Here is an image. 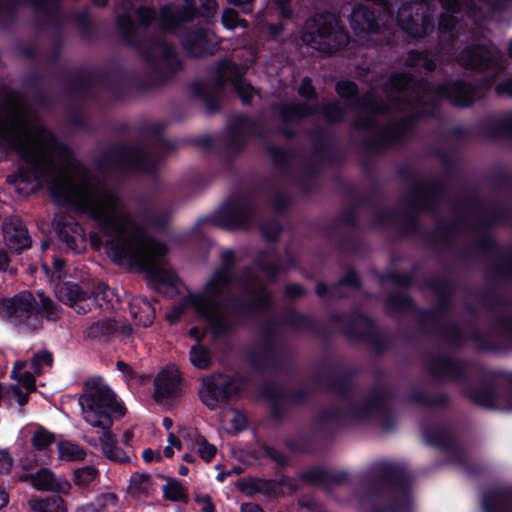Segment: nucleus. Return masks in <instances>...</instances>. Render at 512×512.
I'll list each match as a JSON object with an SVG mask.
<instances>
[{
    "label": "nucleus",
    "mask_w": 512,
    "mask_h": 512,
    "mask_svg": "<svg viewBox=\"0 0 512 512\" xmlns=\"http://www.w3.org/2000/svg\"><path fill=\"white\" fill-rule=\"evenodd\" d=\"M233 259L232 251H224L222 254L223 267L217 270L208 281L203 293L190 297L197 312L211 323H216L222 318V299L232 285L230 264Z\"/></svg>",
    "instance_id": "7ed1b4c3"
},
{
    "label": "nucleus",
    "mask_w": 512,
    "mask_h": 512,
    "mask_svg": "<svg viewBox=\"0 0 512 512\" xmlns=\"http://www.w3.org/2000/svg\"><path fill=\"white\" fill-rule=\"evenodd\" d=\"M39 298L38 309L33 295L28 291H23L11 299H2L0 300V316L18 325L26 324L37 313H41L48 320L57 319L60 315L59 308L43 293H39Z\"/></svg>",
    "instance_id": "39448f33"
},
{
    "label": "nucleus",
    "mask_w": 512,
    "mask_h": 512,
    "mask_svg": "<svg viewBox=\"0 0 512 512\" xmlns=\"http://www.w3.org/2000/svg\"><path fill=\"white\" fill-rule=\"evenodd\" d=\"M9 501L8 494L5 490H0V509L5 507Z\"/></svg>",
    "instance_id": "774afa93"
},
{
    "label": "nucleus",
    "mask_w": 512,
    "mask_h": 512,
    "mask_svg": "<svg viewBox=\"0 0 512 512\" xmlns=\"http://www.w3.org/2000/svg\"><path fill=\"white\" fill-rule=\"evenodd\" d=\"M326 473L321 469H312L310 471H307L303 477L312 483H321L326 478Z\"/></svg>",
    "instance_id": "79ce46f5"
},
{
    "label": "nucleus",
    "mask_w": 512,
    "mask_h": 512,
    "mask_svg": "<svg viewBox=\"0 0 512 512\" xmlns=\"http://www.w3.org/2000/svg\"><path fill=\"white\" fill-rule=\"evenodd\" d=\"M283 30V25L282 24H279V25H271L269 27V31L271 33L272 36L276 37L278 35H280V33L282 32Z\"/></svg>",
    "instance_id": "338daca9"
},
{
    "label": "nucleus",
    "mask_w": 512,
    "mask_h": 512,
    "mask_svg": "<svg viewBox=\"0 0 512 512\" xmlns=\"http://www.w3.org/2000/svg\"><path fill=\"white\" fill-rule=\"evenodd\" d=\"M30 508L34 512H66L64 500L57 496L47 497L45 499H31Z\"/></svg>",
    "instance_id": "393cba45"
},
{
    "label": "nucleus",
    "mask_w": 512,
    "mask_h": 512,
    "mask_svg": "<svg viewBox=\"0 0 512 512\" xmlns=\"http://www.w3.org/2000/svg\"><path fill=\"white\" fill-rule=\"evenodd\" d=\"M185 47L195 57L203 56L210 52L208 48V36L202 31L190 35L185 42Z\"/></svg>",
    "instance_id": "bb28decb"
},
{
    "label": "nucleus",
    "mask_w": 512,
    "mask_h": 512,
    "mask_svg": "<svg viewBox=\"0 0 512 512\" xmlns=\"http://www.w3.org/2000/svg\"><path fill=\"white\" fill-rule=\"evenodd\" d=\"M238 391V383L228 375L217 374L206 378L199 391L202 402L210 409Z\"/></svg>",
    "instance_id": "9d476101"
},
{
    "label": "nucleus",
    "mask_w": 512,
    "mask_h": 512,
    "mask_svg": "<svg viewBox=\"0 0 512 512\" xmlns=\"http://www.w3.org/2000/svg\"><path fill=\"white\" fill-rule=\"evenodd\" d=\"M142 456L146 462H152L154 460L161 459V454L159 452L153 451L151 449L144 450Z\"/></svg>",
    "instance_id": "6e6d98bb"
},
{
    "label": "nucleus",
    "mask_w": 512,
    "mask_h": 512,
    "mask_svg": "<svg viewBox=\"0 0 512 512\" xmlns=\"http://www.w3.org/2000/svg\"><path fill=\"white\" fill-rule=\"evenodd\" d=\"M27 363L25 361H17L11 371V378L17 383L12 385L7 393L10 399H14L19 406H24L28 402V395L35 390L34 376L25 371Z\"/></svg>",
    "instance_id": "9b49d317"
},
{
    "label": "nucleus",
    "mask_w": 512,
    "mask_h": 512,
    "mask_svg": "<svg viewBox=\"0 0 512 512\" xmlns=\"http://www.w3.org/2000/svg\"><path fill=\"white\" fill-rule=\"evenodd\" d=\"M455 23H456V20L453 15L443 14L439 21V27L441 30L449 31L454 28Z\"/></svg>",
    "instance_id": "49530a36"
},
{
    "label": "nucleus",
    "mask_w": 512,
    "mask_h": 512,
    "mask_svg": "<svg viewBox=\"0 0 512 512\" xmlns=\"http://www.w3.org/2000/svg\"><path fill=\"white\" fill-rule=\"evenodd\" d=\"M5 245L12 251L18 252L31 244L28 231L19 221H6L3 224Z\"/></svg>",
    "instance_id": "dca6fc26"
},
{
    "label": "nucleus",
    "mask_w": 512,
    "mask_h": 512,
    "mask_svg": "<svg viewBox=\"0 0 512 512\" xmlns=\"http://www.w3.org/2000/svg\"><path fill=\"white\" fill-rule=\"evenodd\" d=\"M228 225L233 228H247L253 217V208L250 203L241 202L228 208L226 211Z\"/></svg>",
    "instance_id": "5701e85b"
},
{
    "label": "nucleus",
    "mask_w": 512,
    "mask_h": 512,
    "mask_svg": "<svg viewBox=\"0 0 512 512\" xmlns=\"http://www.w3.org/2000/svg\"><path fill=\"white\" fill-rule=\"evenodd\" d=\"M458 61L464 67L479 70L499 66L498 54L484 47H477L463 51Z\"/></svg>",
    "instance_id": "4468645a"
},
{
    "label": "nucleus",
    "mask_w": 512,
    "mask_h": 512,
    "mask_svg": "<svg viewBox=\"0 0 512 512\" xmlns=\"http://www.w3.org/2000/svg\"><path fill=\"white\" fill-rule=\"evenodd\" d=\"M117 324L115 321L105 319L91 324L85 330V335L88 338L101 339L108 335H112L117 331Z\"/></svg>",
    "instance_id": "cd10ccee"
},
{
    "label": "nucleus",
    "mask_w": 512,
    "mask_h": 512,
    "mask_svg": "<svg viewBox=\"0 0 512 512\" xmlns=\"http://www.w3.org/2000/svg\"><path fill=\"white\" fill-rule=\"evenodd\" d=\"M0 141L17 149L25 161V169L8 178L20 195L46 186L57 204L86 213L110 236L105 251L114 263L148 272L158 289L177 288L178 278L163 260L165 245L150 238L120 199L96 184L67 147L29 121L24 103L17 102L9 119L0 124Z\"/></svg>",
    "instance_id": "f257e3e1"
},
{
    "label": "nucleus",
    "mask_w": 512,
    "mask_h": 512,
    "mask_svg": "<svg viewBox=\"0 0 512 512\" xmlns=\"http://www.w3.org/2000/svg\"><path fill=\"white\" fill-rule=\"evenodd\" d=\"M195 501L200 506L202 512H215V507L208 495H197Z\"/></svg>",
    "instance_id": "37998d69"
},
{
    "label": "nucleus",
    "mask_w": 512,
    "mask_h": 512,
    "mask_svg": "<svg viewBox=\"0 0 512 512\" xmlns=\"http://www.w3.org/2000/svg\"><path fill=\"white\" fill-rule=\"evenodd\" d=\"M98 512H115L118 507V497L112 492L102 493L93 502Z\"/></svg>",
    "instance_id": "2f4dec72"
},
{
    "label": "nucleus",
    "mask_w": 512,
    "mask_h": 512,
    "mask_svg": "<svg viewBox=\"0 0 512 512\" xmlns=\"http://www.w3.org/2000/svg\"><path fill=\"white\" fill-rule=\"evenodd\" d=\"M228 1L234 5L242 6L243 7L242 10L245 13L252 12V7H251L252 0H228Z\"/></svg>",
    "instance_id": "bf43d9fd"
},
{
    "label": "nucleus",
    "mask_w": 512,
    "mask_h": 512,
    "mask_svg": "<svg viewBox=\"0 0 512 512\" xmlns=\"http://www.w3.org/2000/svg\"><path fill=\"white\" fill-rule=\"evenodd\" d=\"M291 108H292L291 114L296 117L307 116V115L314 113V111L312 109L305 108L300 105H293Z\"/></svg>",
    "instance_id": "5fc2aeb1"
},
{
    "label": "nucleus",
    "mask_w": 512,
    "mask_h": 512,
    "mask_svg": "<svg viewBox=\"0 0 512 512\" xmlns=\"http://www.w3.org/2000/svg\"><path fill=\"white\" fill-rule=\"evenodd\" d=\"M89 443L93 446H100L103 453L112 461L121 463L129 462V454L115 445L114 438L108 431H102L98 439H91Z\"/></svg>",
    "instance_id": "412c9836"
},
{
    "label": "nucleus",
    "mask_w": 512,
    "mask_h": 512,
    "mask_svg": "<svg viewBox=\"0 0 512 512\" xmlns=\"http://www.w3.org/2000/svg\"><path fill=\"white\" fill-rule=\"evenodd\" d=\"M190 362L198 369H207L210 366L211 359L206 349L195 345L190 349Z\"/></svg>",
    "instance_id": "473e14b6"
},
{
    "label": "nucleus",
    "mask_w": 512,
    "mask_h": 512,
    "mask_svg": "<svg viewBox=\"0 0 512 512\" xmlns=\"http://www.w3.org/2000/svg\"><path fill=\"white\" fill-rule=\"evenodd\" d=\"M144 161V157L142 153L138 151H129L128 152V159H127V166L139 170H144V167L142 165V162Z\"/></svg>",
    "instance_id": "58836bf2"
},
{
    "label": "nucleus",
    "mask_w": 512,
    "mask_h": 512,
    "mask_svg": "<svg viewBox=\"0 0 512 512\" xmlns=\"http://www.w3.org/2000/svg\"><path fill=\"white\" fill-rule=\"evenodd\" d=\"M222 23L227 29H234L237 26L244 25L243 21L239 20L238 14L232 9H226L222 14Z\"/></svg>",
    "instance_id": "e433bc0d"
},
{
    "label": "nucleus",
    "mask_w": 512,
    "mask_h": 512,
    "mask_svg": "<svg viewBox=\"0 0 512 512\" xmlns=\"http://www.w3.org/2000/svg\"><path fill=\"white\" fill-rule=\"evenodd\" d=\"M174 447L177 448L178 450H180L181 443H180L179 439L174 434H169L168 445L164 448V451H163L164 455L166 457H172L174 454V451H173Z\"/></svg>",
    "instance_id": "c03bdc74"
},
{
    "label": "nucleus",
    "mask_w": 512,
    "mask_h": 512,
    "mask_svg": "<svg viewBox=\"0 0 512 512\" xmlns=\"http://www.w3.org/2000/svg\"><path fill=\"white\" fill-rule=\"evenodd\" d=\"M64 264V260L55 258L52 268H49L46 264H43L42 267L50 282L53 283L54 293L59 301L72 307L78 314H84L93 305V293L82 289L77 284L62 282L61 277Z\"/></svg>",
    "instance_id": "423d86ee"
},
{
    "label": "nucleus",
    "mask_w": 512,
    "mask_h": 512,
    "mask_svg": "<svg viewBox=\"0 0 512 512\" xmlns=\"http://www.w3.org/2000/svg\"><path fill=\"white\" fill-rule=\"evenodd\" d=\"M220 420L223 428L230 433H238L242 431L246 427L247 423L246 417L234 409L224 410L221 414Z\"/></svg>",
    "instance_id": "a878e982"
},
{
    "label": "nucleus",
    "mask_w": 512,
    "mask_h": 512,
    "mask_svg": "<svg viewBox=\"0 0 512 512\" xmlns=\"http://www.w3.org/2000/svg\"><path fill=\"white\" fill-rule=\"evenodd\" d=\"M302 41L324 54L332 53L348 43V36L331 14H319L306 21Z\"/></svg>",
    "instance_id": "20e7f679"
},
{
    "label": "nucleus",
    "mask_w": 512,
    "mask_h": 512,
    "mask_svg": "<svg viewBox=\"0 0 512 512\" xmlns=\"http://www.w3.org/2000/svg\"><path fill=\"white\" fill-rule=\"evenodd\" d=\"M270 230L268 231L266 227H262L263 236L268 240H273L279 234V226L276 223H272L270 225Z\"/></svg>",
    "instance_id": "864d4df0"
},
{
    "label": "nucleus",
    "mask_w": 512,
    "mask_h": 512,
    "mask_svg": "<svg viewBox=\"0 0 512 512\" xmlns=\"http://www.w3.org/2000/svg\"><path fill=\"white\" fill-rule=\"evenodd\" d=\"M99 289L101 290V293L103 294V299H106L108 302H111V308H114L113 298L115 297V295H114V292L112 291V289H110L107 286H103V285H101L99 287Z\"/></svg>",
    "instance_id": "13d9d810"
},
{
    "label": "nucleus",
    "mask_w": 512,
    "mask_h": 512,
    "mask_svg": "<svg viewBox=\"0 0 512 512\" xmlns=\"http://www.w3.org/2000/svg\"><path fill=\"white\" fill-rule=\"evenodd\" d=\"M377 9L370 10L367 6L357 5L351 13V27L357 35L376 32L392 17L388 0H376Z\"/></svg>",
    "instance_id": "6e6552de"
},
{
    "label": "nucleus",
    "mask_w": 512,
    "mask_h": 512,
    "mask_svg": "<svg viewBox=\"0 0 512 512\" xmlns=\"http://www.w3.org/2000/svg\"><path fill=\"white\" fill-rule=\"evenodd\" d=\"M58 235L66 247L76 253H81L86 248V238L82 227L69 221L62 227H58Z\"/></svg>",
    "instance_id": "f3484780"
},
{
    "label": "nucleus",
    "mask_w": 512,
    "mask_h": 512,
    "mask_svg": "<svg viewBox=\"0 0 512 512\" xmlns=\"http://www.w3.org/2000/svg\"><path fill=\"white\" fill-rule=\"evenodd\" d=\"M155 13L148 8H141L137 11V17L140 24H149L150 21L154 18Z\"/></svg>",
    "instance_id": "de8ad7c7"
},
{
    "label": "nucleus",
    "mask_w": 512,
    "mask_h": 512,
    "mask_svg": "<svg viewBox=\"0 0 512 512\" xmlns=\"http://www.w3.org/2000/svg\"><path fill=\"white\" fill-rule=\"evenodd\" d=\"M59 458L65 461H81L85 458L86 452L78 444L71 441H63L58 444Z\"/></svg>",
    "instance_id": "c85d7f7f"
},
{
    "label": "nucleus",
    "mask_w": 512,
    "mask_h": 512,
    "mask_svg": "<svg viewBox=\"0 0 512 512\" xmlns=\"http://www.w3.org/2000/svg\"><path fill=\"white\" fill-rule=\"evenodd\" d=\"M438 95L439 97L448 98L457 106H468L475 99L472 88L462 82L454 83L451 87H440Z\"/></svg>",
    "instance_id": "aec40b11"
},
{
    "label": "nucleus",
    "mask_w": 512,
    "mask_h": 512,
    "mask_svg": "<svg viewBox=\"0 0 512 512\" xmlns=\"http://www.w3.org/2000/svg\"><path fill=\"white\" fill-rule=\"evenodd\" d=\"M75 512H98L96 505L92 503L79 506Z\"/></svg>",
    "instance_id": "680f3d73"
},
{
    "label": "nucleus",
    "mask_w": 512,
    "mask_h": 512,
    "mask_svg": "<svg viewBox=\"0 0 512 512\" xmlns=\"http://www.w3.org/2000/svg\"><path fill=\"white\" fill-rule=\"evenodd\" d=\"M130 313L138 325L147 327L155 318V309L149 301L136 297L130 302Z\"/></svg>",
    "instance_id": "b1692460"
},
{
    "label": "nucleus",
    "mask_w": 512,
    "mask_h": 512,
    "mask_svg": "<svg viewBox=\"0 0 512 512\" xmlns=\"http://www.w3.org/2000/svg\"><path fill=\"white\" fill-rule=\"evenodd\" d=\"M247 66V63L239 66L225 61L220 65L218 78L221 85L229 82L237 91L244 104L249 103L254 93L251 85L242 78L243 68Z\"/></svg>",
    "instance_id": "f8f14e48"
},
{
    "label": "nucleus",
    "mask_w": 512,
    "mask_h": 512,
    "mask_svg": "<svg viewBox=\"0 0 512 512\" xmlns=\"http://www.w3.org/2000/svg\"><path fill=\"white\" fill-rule=\"evenodd\" d=\"M299 93L306 98H310L313 95L314 88L309 78H304L302 80L301 85L299 87Z\"/></svg>",
    "instance_id": "09e8293b"
},
{
    "label": "nucleus",
    "mask_w": 512,
    "mask_h": 512,
    "mask_svg": "<svg viewBox=\"0 0 512 512\" xmlns=\"http://www.w3.org/2000/svg\"><path fill=\"white\" fill-rule=\"evenodd\" d=\"M154 397L157 401H164L178 394L180 389V372L174 366L162 370L154 381Z\"/></svg>",
    "instance_id": "ddd939ff"
},
{
    "label": "nucleus",
    "mask_w": 512,
    "mask_h": 512,
    "mask_svg": "<svg viewBox=\"0 0 512 512\" xmlns=\"http://www.w3.org/2000/svg\"><path fill=\"white\" fill-rule=\"evenodd\" d=\"M117 368L120 372H122L123 376L125 377L126 380H130L133 378V373H132V370L130 369V367L122 362V361H119L117 363Z\"/></svg>",
    "instance_id": "4d7b16f0"
},
{
    "label": "nucleus",
    "mask_w": 512,
    "mask_h": 512,
    "mask_svg": "<svg viewBox=\"0 0 512 512\" xmlns=\"http://www.w3.org/2000/svg\"><path fill=\"white\" fill-rule=\"evenodd\" d=\"M482 506L485 512H512V489H493L484 494Z\"/></svg>",
    "instance_id": "a211bd4d"
},
{
    "label": "nucleus",
    "mask_w": 512,
    "mask_h": 512,
    "mask_svg": "<svg viewBox=\"0 0 512 512\" xmlns=\"http://www.w3.org/2000/svg\"><path fill=\"white\" fill-rule=\"evenodd\" d=\"M338 94L343 98H349L356 93V86L350 81H340L336 86Z\"/></svg>",
    "instance_id": "4c0bfd02"
},
{
    "label": "nucleus",
    "mask_w": 512,
    "mask_h": 512,
    "mask_svg": "<svg viewBox=\"0 0 512 512\" xmlns=\"http://www.w3.org/2000/svg\"><path fill=\"white\" fill-rule=\"evenodd\" d=\"M423 86L416 84L407 74H396L391 78V86L388 91L391 101L389 104H378L368 100L365 103L366 110L377 113L390 108H400L404 103L411 104L421 99Z\"/></svg>",
    "instance_id": "0eeeda50"
},
{
    "label": "nucleus",
    "mask_w": 512,
    "mask_h": 512,
    "mask_svg": "<svg viewBox=\"0 0 512 512\" xmlns=\"http://www.w3.org/2000/svg\"><path fill=\"white\" fill-rule=\"evenodd\" d=\"M30 479L32 486L38 490L67 494L71 489V484L67 480L56 476L47 468H43L31 475Z\"/></svg>",
    "instance_id": "2eb2a0df"
},
{
    "label": "nucleus",
    "mask_w": 512,
    "mask_h": 512,
    "mask_svg": "<svg viewBox=\"0 0 512 512\" xmlns=\"http://www.w3.org/2000/svg\"><path fill=\"white\" fill-rule=\"evenodd\" d=\"M441 5L447 11H457L459 8L458 0H440Z\"/></svg>",
    "instance_id": "052dcab7"
},
{
    "label": "nucleus",
    "mask_w": 512,
    "mask_h": 512,
    "mask_svg": "<svg viewBox=\"0 0 512 512\" xmlns=\"http://www.w3.org/2000/svg\"><path fill=\"white\" fill-rule=\"evenodd\" d=\"M418 65H422L425 69L429 71L434 70L436 67V63L434 61L428 60L426 58L420 59Z\"/></svg>",
    "instance_id": "69168bd1"
},
{
    "label": "nucleus",
    "mask_w": 512,
    "mask_h": 512,
    "mask_svg": "<svg viewBox=\"0 0 512 512\" xmlns=\"http://www.w3.org/2000/svg\"><path fill=\"white\" fill-rule=\"evenodd\" d=\"M130 488L136 494H149L152 490L151 476L145 473H134L130 478Z\"/></svg>",
    "instance_id": "c756f323"
},
{
    "label": "nucleus",
    "mask_w": 512,
    "mask_h": 512,
    "mask_svg": "<svg viewBox=\"0 0 512 512\" xmlns=\"http://www.w3.org/2000/svg\"><path fill=\"white\" fill-rule=\"evenodd\" d=\"M52 361V355L48 351H41L39 353H36L31 360V365L34 373L36 375H41L42 373L45 372V367L51 366Z\"/></svg>",
    "instance_id": "c9c22d12"
},
{
    "label": "nucleus",
    "mask_w": 512,
    "mask_h": 512,
    "mask_svg": "<svg viewBox=\"0 0 512 512\" xmlns=\"http://www.w3.org/2000/svg\"><path fill=\"white\" fill-rule=\"evenodd\" d=\"M287 293L290 296H298V295H301L303 293V289L299 285H289L287 287Z\"/></svg>",
    "instance_id": "0e129e2a"
},
{
    "label": "nucleus",
    "mask_w": 512,
    "mask_h": 512,
    "mask_svg": "<svg viewBox=\"0 0 512 512\" xmlns=\"http://www.w3.org/2000/svg\"><path fill=\"white\" fill-rule=\"evenodd\" d=\"M496 91L500 95L512 97V79L502 82L496 86Z\"/></svg>",
    "instance_id": "603ef678"
},
{
    "label": "nucleus",
    "mask_w": 512,
    "mask_h": 512,
    "mask_svg": "<svg viewBox=\"0 0 512 512\" xmlns=\"http://www.w3.org/2000/svg\"><path fill=\"white\" fill-rule=\"evenodd\" d=\"M13 462L9 454L0 450V474L8 473L12 468Z\"/></svg>",
    "instance_id": "a18cd8bd"
},
{
    "label": "nucleus",
    "mask_w": 512,
    "mask_h": 512,
    "mask_svg": "<svg viewBox=\"0 0 512 512\" xmlns=\"http://www.w3.org/2000/svg\"><path fill=\"white\" fill-rule=\"evenodd\" d=\"M79 405L86 423L103 431H108L112 425L113 415L125 414L124 407L116 401L115 394L101 378L86 381Z\"/></svg>",
    "instance_id": "f03ea898"
},
{
    "label": "nucleus",
    "mask_w": 512,
    "mask_h": 512,
    "mask_svg": "<svg viewBox=\"0 0 512 512\" xmlns=\"http://www.w3.org/2000/svg\"><path fill=\"white\" fill-rule=\"evenodd\" d=\"M163 493L165 498L171 501H185L187 499L184 487L176 480H169L163 487Z\"/></svg>",
    "instance_id": "72a5a7b5"
},
{
    "label": "nucleus",
    "mask_w": 512,
    "mask_h": 512,
    "mask_svg": "<svg viewBox=\"0 0 512 512\" xmlns=\"http://www.w3.org/2000/svg\"><path fill=\"white\" fill-rule=\"evenodd\" d=\"M9 271L10 275L16 274L15 268H9V258L5 251L0 250V271Z\"/></svg>",
    "instance_id": "3c124183"
},
{
    "label": "nucleus",
    "mask_w": 512,
    "mask_h": 512,
    "mask_svg": "<svg viewBox=\"0 0 512 512\" xmlns=\"http://www.w3.org/2000/svg\"><path fill=\"white\" fill-rule=\"evenodd\" d=\"M469 397L476 403L488 407V408H498L506 411H512V394L509 396V399L503 401L498 393L491 388H483L480 390H475L469 393Z\"/></svg>",
    "instance_id": "6ab92c4d"
},
{
    "label": "nucleus",
    "mask_w": 512,
    "mask_h": 512,
    "mask_svg": "<svg viewBox=\"0 0 512 512\" xmlns=\"http://www.w3.org/2000/svg\"><path fill=\"white\" fill-rule=\"evenodd\" d=\"M172 54L171 48L165 43H156L153 47V55H147V58H156L159 56L169 58Z\"/></svg>",
    "instance_id": "a19ab883"
},
{
    "label": "nucleus",
    "mask_w": 512,
    "mask_h": 512,
    "mask_svg": "<svg viewBox=\"0 0 512 512\" xmlns=\"http://www.w3.org/2000/svg\"><path fill=\"white\" fill-rule=\"evenodd\" d=\"M399 504L393 506L391 509L393 512H406L411 507L412 501L409 496H404L399 500Z\"/></svg>",
    "instance_id": "8fccbe9b"
},
{
    "label": "nucleus",
    "mask_w": 512,
    "mask_h": 512,
    "mask_svg": "<svg viewBox=\"0 0 512 512\" xmlns=\"http://www.w3.org/2000/svg\"><path fill=\"white\" fill-rule=\"evenodd\" d=\"M241 512H263L256 504L248 503L241 506Z\"/></svg>",
    "instance_id": "e2e57ef3"
},
{
    "label": "nucleus",
    "mask_w": 512,
    "mask_h": 512,
    "mask_svg": "<svg viewBox=\"0 0 512 512\" xmlns=\"http://www.w3.org/2000/svg\"><path fill=\"white\" fill-rule=\"evenodd\" d=\"M54 441V434L43 428H38L31 438L32 445L38 450H43L47 448Z\"/></svg>",
    "instance_id": "f704fd0d"
},
{
    "label": "nucleus",
    "mask_w": 512,
    "mask_h": 512,
    "mask_svg": "<svg viewBox=\"0 0 512 512\" xmlns=\"http://www.w3.org/2000/svg\"><path fill=\"white\" fill-rule=\"evenodd\" d=\"M73 475L74 482L76 485L80 487H87L96 480L98 476V471L93 466H84L75 469Z\"/></svg>",
    "instance_id": "7c9ffc66"
},
{
    "label": "nucleus",
    "mask_w": 512,
    "mask_h": 512,
    "mask_svg": "<svg viewBox=\"0 0 512 512\" xmlns=\"http://www.w3.org/2000/svg\"><path fill=\"white\" fill-rule=\"evenodd\" d=\"M185 6L181 11L177 10L174 6H166L162 9L160 14V25L170 30L176 27L179 22L188 20L194 16L196 12L204 17H211L215 14L217 9L216 0H183Z\"/></svg>",
    "instance_id": "1a4fd4ad"
},
{
    "label": "nucleus",
    "mask_w": 512,
    "mask_h": 512,
    "mask_svg": "<svg viewBox=\"0 0 512 512\" xmlns=\"http://www.w3.org/2000/svg\"><path fill=\"white\" fill-rule=\"evenodd\" d=\"M185 439L189 442L188 448L196 452L203 461L209 463L216 456V446L209 443L205 437L196 431L188 432Z\"/></svg>",
    "instance_id": "4be33fe9"
},
{
    "label": "nucleus",
    "mask_w": 512,
    "mask_h": 512,
    "mask_svg": "<svg viewBox=\"0 0 512 512\" xmlns=\"http://www.w3.org/2000/svg\"><path fill=\"white\" fill-rule=\"evenodd\" d=\"M324 115L333 121L340 120L343 118V111L337 104H329L323 110Z\"/></svg>",
    "instance_id": "ea45409f"
}]
</instances>
